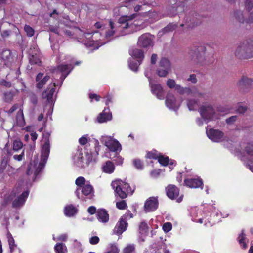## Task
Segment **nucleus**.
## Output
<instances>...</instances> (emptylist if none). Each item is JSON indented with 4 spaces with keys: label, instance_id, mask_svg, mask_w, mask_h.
<instances>
[{
    "label": "nucleus",
    "instance_id": "13",
    "mask_svg": "<svg viewBox=\"0 0 253 253\" xmlns=\"http://www.w3.org/2000/svg\"><path fill=\"white\" fill-rule=\"evenodd\" d=\"M137 14L133 13L130 15H123L121 16L117 23L118 27H121L122 29H126L129 27V22L136 17Z\"/></svg>",
    "mask_w": 253,
    "mask_h": 253
},
{
    "label": "nucleus",
    "instance_id": "14",
    "mask_svg": "<svg viewBox=\"0 0 253 253\" xmlns=\"http://www.w3.org/2000/svg\"><path fill=\"white\" fill-rule=\"evenodd\" d=\"M208 137L215 142L221 141L224 136V133L218 129L211 128L207 132Z\"/></svg>",
    "mask_w": 253,
    "mask_h": 253
},
{
    "label": "nucleus",
    "instance_id": "53",
    "mask_svg": "<svg viewBox=\"0 0 253 253\" xmlns=\"http://www.w3.org/2000/svg\"><path fill=\"white\" fill-rule=\"evenodd\" d=\"M44 162H40L39 164L38 165V167L36 168L34 171V175L35 178H36V177L39 175V174L41 172L42 169L43 168L44 166Z\"/></svg>",
    "mask_w": 253,
    "mask_h": 253
},
{
    "label": "nucleus",
    "instance_id": "59",
    "mask_svg": "<svg viewBox=\"0 0 253 253\" xmlns=\"http://www.w3.org/2000/svg\"><path fill=\"white\" fill-rule=\"evenodd\" d=\"M245 5L248 11L251 10L253 8V0H245Z\"/></svg>",
    "mask_w": 253,
    "mask_h": 253
},
{
    "label": "nucleus",
    "instance_id": "37",
    "mask_svg": "<svg viewBox=\"0 0 253 253\" xmlns=\"http://www.w3.org/2000/svg\"><path fill=\"white\" fill-rule=\"evenodd\" d=\"M159 163L163 166H167L169 164V159L168 156L159 155L158 158Z\"/></svg>",
    "mask_w": 253,
    "mask_h": 253
},
{
    "label": "nucleus",
    "instance_id": "20",
    "mask_svg": "<svg viewBox=\"0 0 253 253\" xmlns=\"http://www.w3.org/2000/svg\"><path fill=\"white\" fill-rule=\"evenodd\" d=\"M50 153V144L44 143L41 149V160L46 163Z\"/></svg>",
    "mask_w": 253,
    "mask_h": 253
},
{
    "label": "nucleus",
    "instance_id": "31",
    "mask_svg": "<svg viewBox=\"0 0 253 253\" xmlns=\"http://www.w3.org/2000/svg\"><path fill=\"white\" fill-rule=\"evenodd\" d=\"M174 88L178 93L181 94H187L188 95H190L192 94V90L190 88H184L181 86L180 85H176Z\"/></svg>",
    "mask_w": 253,
    "mask_h": 253
},
{
    "label": "nucleus",
    "instance_id": "22",
    "mask_svg": "<svg viewBox=\"0 0 253 253\" xmlns=\"http://www.w3.org/2000/svg\"><path fill=\"white\" fill-rule=\"evenodd\" d=\"M130 54L135 59H136L139 64H141L144 57V52L141 49L134 48L131 51Z\"/></svg>",
    "mask_w": 253,
    "mask_h": 253
},
{
    "label": "nucleus",
    "instance_id": "21",
    "mask_svg": "<svg viewBox=\"0 0 253 253\" xmlns=\"http://www.w3.org/2000/svg\"><path fill=\"white\" fill-rule=\"evenodd\" d=\"M52 86L51 88H47L42 93L43 97L47 99V101L48 103H52L53 101V96L55 91L54 88V87L56 86L55 83H53Z\"/></svg>",
    "mask_w": 253,
    "mask_h": 253
},
{
    "label": "nucleus",
    "instance_id": "15",
    "mask_svg": "<svg viewBox=\"0 0 253 253\" xmlns=\"http://www.w3.org/2000/svg\"><path fill=\"white\" fill-rule=\"evenodd\" d=\"M80 34L77 38L78 42H82L87 46H91L93 44V41L92 40L93 33H80Z\"/></svg>",
    "mask_w": 253,
    "mask_h": 253
},
{
    "label": "nucleus",
    "instance_id": "1",
    "mask_svg": "<svg viewBox=\"0 0 253 253\" xmlns=\"http://www.w3.org/2000/svg\"><path fill=\"white\" fill-rule=\"evenodd\" d=\"M235 55L241 59L253 58V37L247 38L238 44Z\"/></svg>",
    "mask_w": 253,
    "mask_h": 253
},
{
    "label": "nucleus",
    "instance_id": "25",
    "mask_svg": "<svg viewBox=\"0 0 253 253\" xmlns=\"http://www.w3.org/2000/svg\"><path fill=\"white\" fill-rule=\"evenodd\" d=\"M115 184L121 185L122 188L124 189V190L127 193V194H132L134 192V189H132L129 184L127 182L123 181L122 180H118L116 182L114 183V185Z\"/></svg>",
    "mask_w": 253,
    "mask_h": 253
},
{
    "label": "nucleus",
    "instance_id": "23",
    "mask_svg": "<svg viewBox=\"0 0 253 253\" xmlns=\"http://www.w3.org/2000/svg\"><path fill=\"white\" fill-rule=\"evenodd\" d=\"M105 110L104 109L103 112L100 113L97 118V121L100 123L106 122L112 119L111 113L105 112Z\"/></svg>",
    "mask_w": 253,
    "mask_h": 253
},
{
    "label": "nucleus",
    "instance_id": "8",
    "mask_svg": "<svg viewBox=\"0 0 253 253\" xmlns=\"http://www.w3.org/2000/svg\"><path fill=\"white\" fill-rule=\"evenodd\" d=\"M154 36L150 33L143 34L139 38L137 44L139 46L143 48H147L153 45V38Z\"/></svg>",
    "mask_w": 253,
    "mask_h": 253
},
{
    "label": "nucleus",
    "instance_id": "45",
    "mask_svg": "<svg viewBox=\"0 0 253 253\" xmlns=\"http://www.w3.org/2000/svg\"><path fill=\"white\" fill-rule=\"evenodd\" d=\"M180 0L178 2H176L175 3L176 4V9L177 11V14H178L179 13H181L185 11V8H184V4L183 2V1H180Z\"/></svg>",
    "mask_w": 253,
    "mask_h": 253
},
{
    "label": "nucleus",
    "instance_id": "27",
    "mask_svg": "<svg viewBox=\"0 0 253 253\" xmlns=\"http://www.w3.org/2000/svg\"><path fill=\"white\" fill-rule=\"evenodd\" d=\"M103 171L107 173H112L114 172L115 167L113 162L108 161L102 167Z\"/></svg>",
    "mask_w": 253,
    "mask_h": 253
},
{
    "label": "nucleus",
    "instance_id": "48",
    "mask_svg": "<svg viewBox=\"0 0 253 253\" xmlns=\"http://www.w3.org/2000/svg\"><path fill=\"white\" fill-rule=\"evenodd\" d=\"M8 241L10 252H12L14 251L15 247L16 246V245L15 244L14 239L11 234L8 236Z\"/></svg>",
    "mask_w": 253,
    "mask_h": 253
},
{
    "label": "nucleus",
    "instance_id": "24",
    "mask_svg": "<svg viewBox=\"0 0 253 253\" xmlns=\"http://www.w3.org/2000/svg\"><path fill=\"white\" fill-rule=\"evenodd\" d=\"M16 121L17 125L20 126H23L25 125L24 114L22 109H20L17 112L16 116Z\"/></svg>",
    "mask_w": 253,
    "mask_h": 253
},
{
    "label": "nucleus",
    "instance_id": "61",
    "mask_svg": "<svg viewBox=\"0 0 253 253\" xmlns=\"http://www.w3.org/2000/svg\"><path fill=\"white\" fill-rule=\"evenodd\" d=\"M50 133L48 132H44L42 134V138L44 140V143L50 144L49 137Z\"/></svg>",
    "mask_w": 253,
    "mask_h": 253
},
{
    "label": "nucleus",
    "instance_id": "7",
    "mask_svg": "<svg viewBox=\"0 0 253 253\" xmlns=\"http://www.w3.org/2000/svg\"><path fill=\"white\" fill-rule=\"evenodd\" d=\"M103 143L110 151L117 153L122 149V146L119 142L111 137H106L104 139Z\"/></svg>",
    "mask_w": 253,
    "mask_h": 253
},
{
    "label": "nucleus",
    "instance_id": "39",
    "mask_svg": "<svg viewBox=\"0 0 253 253\" xmlns=\"http://www.w3.org/2000/svg\"><path fill=\"white\" fill-rule=\"evenodd\" d=\"M176 4L169 6L167 8V15L169 17H172L177 14Z\"/></svg>",
    "mask_w": 253,
    "mask_h": 253
},
{
    "label": "nucleus",
    "instance_id": "56",
    "mask_svg": "<svg viewBox=\"0 0 253 253\" xmlns=\"http://www.w3.org/2000/svg\"><path fill=\"white\" fill-rule=\"evenodd\" d=\"M65 23L66 26L69 27L70 28H73L74 29H77L79 30H81L79 28L75 26L76 22L74 21L69 20V21L65 22Z\"/></svg>",
    "mask_w": 253,
    "mask_h": 253
},
{
    "label": "nucleus",
    "instance_id": "38",
    "mask_svg": "<svg viewBox=\"0 0 253 253\" xmlns=\"http://www.w3.org/2000/svg\"><path fill=\"white\" fill-rule=\"evenodd\" d=\"M166 104L170 109H174L175 107V99L173 96L168 97L166 99Z\"/></svg>",
    "mask_w": 253,
    "mask_h": 253
},
{
    "label": "nucleus",
    "instance_id": "49",
    "mask_svg": "<svg viewBox=\"0 0 253 253\" xmlns=\"http://www.w3.org/2000/svg\"><path fill=\"white\" fill-rule=\"evenodd\" d=\"M116 206L119 210H125L127 207V204L125 200H121L120 201L117 202Z\"/></svg>",
    "mask_w": 253,
    "mask_h": 253
},
{
    "label": "nucleus",
    "instance_id": "40",
    "mask_svg": "<svg viewBox=\"0 0 253 253\" xmlns=\"http://www.w3.org/2000/svg\"><path fill=\"white\" fill-rule=\"evenodd\" d=\"M136 0H128L123 2L121 6H124L131 9L136 4Z\"/></svg>",
    "mask_w": 253,
    "mask_h": 253
},
{
    "label": "nucleus",
    "instance_id": "32",
    "mask_svg": "<svg viewBox=\"0 0 253 253\" xmlns=\"http://www.w3.org/2000/svg\"><path fill=\"white\" fill-rule=\"evenodd\" d=\"M54 250L56 253H66L67 249L65 245L62 243H58L54 246Z\"/></svg>",
    "mask_w": 253,
    "mask_h": 253
},
{
    "label": "nucleus",
    "instance_id": "28",
    "mask_svg": "<svg viewBox=\"0 0 253 253\" xmlns=\"http://www.w3.org/2000/svg\"><path fill=\"white\" fill-rule=\"evenodd\" d=\"M76 208L73 205H70L66 206L64 209V213L66 216H72L77 213Z\"/></svg>",
    "mask_w": 253,
    "mask_h": 253
},
{
    "label": "nucleus",
    "instance_id": "9",
    "mask_svg": "<svg viewBox=\"0 0 253 253\" xmlns=\"http://www.w3.org/2000/svg\"><path fill=\"white\" fill-rule=\"evenodd\" d=\"M239 90L242 92H247L249 91L253 85V79L243 77L237 84Z\"/></svg>",
    "mask_w": 253,
    "mask_h": 253
},
{
    "label": "nucleus",
    "instance_id": "16",
    "mask_svg": "<svg viewBox=\"0 0 253 253\" xmlns=\"http://www.w3.org/2000/svg\"><path fill=\"white\" fill-rule=\"evenodd\" d=\"M29 192L28 190L24 191L12 202V207L13 208H17L22 206L25 203L29 195Z\"/></svg>",
    "mask_w": 253,
    "mask_h": 253
},
{
    "label": "nucleus",
    "instance_id": "52",
    "mask_svg": "<svg viewBox=\"0 0 253 253\" xmlns=\"http://www.w3.org/2000/svg\"><path fill=\"white\" fill-rule=\"evenodd\" d=\"M135 246L133 244L127 245L124 249V253H132L135 251Z\"/></svg>",
    "mask_w": 253,
    "mask_h": 253
},
{
    "label": "nucleus",
    "instance_id": "30",
    "mask_svg": "<svg viewBox=\"0 0 253 253\" xmlns=\"http://www.w3.org/2000/svg\"><path fill=\"white\" fill-rule=\"evenodd\" d=\"M115 191L121 199H125L127 196V193L122 188L121 185L116 184Z\"/></svg>",
    "mask_w": 253,
    "mask_h": 253
},
{
    "label": "nucleus",
    "instance_id": "41",
    "mask_svg": "<svg viewBox=\"0 0 253 253\" xmlns=\"http://www.w3.org/2000/svg\"><path fill=\"white\" fill-rule=\"evenodd\" d=\"M177 27L178 25L177 24L170 23L162 29V32H172L175 30Z\"/></svg>",
    "mask_w": 253,
    "mask_h": 253
},
{
    "label": "nucleus",
    "instance_id": "44",
    "mask_svg": "<svg viewBox=\"0 0 253 253\" xmlns=\"http://www.w3.org/2000/svg\"><path fill=\"white\" fill-rule=\"evenodd\" d=\"M133 164L135 168L139 170H142L144 165L142 161L139 159H135L133 160Z\"/></svg>",
    "mask_w": 253,
    "mask_h": 253
},
{
    "label": "nucleus",
    "instance_id": "54",
    "mask_svg": "<svg viewBox=\"0 0 253 253\" xmlns=\"http://www.w3.org/2000/svg\"><path fill=\"white\" fill-rule=\"evenodd\" d=\"M236 18L241 23L244 22V18L243 16V13L241 11L237 10L234 13Z\"/></svg>",
    "mask_w": 253,
    "mask_h": 253
},
{
    "label": "nucleus",
    "instance_id": "47",
    "mask_svg": "<svg viewBox=\"0 0 253 253\" xmlns=\"http://www.w3.org/2000/svg\"><path fill=\"white\" fill-rule=\"evenodd\" d=\"M158 155H157V151L154 150L151 151H148L146 155V158L150 159H158Z\"/></svg>",
    "mask_w": 253,
    "mask_h": 253
},
{
    "label": "nucleus",
    "instance_id": "64",
    "mask_svg": "<svg viewBox=\"0 0 253 253\" xmlns=\"http://www.w3.org/2000/svg\"><path fill=\"white\" fill-rule=\"evenodd\" d=\"M109 251L111 253H118L119 250L117 246L115 244H112L110 245V248Z\"/></svg>",
    "mask_w": 253,
    "mask_h": 253
},
{
    "label": "nucleus",
    "instance_id": "5",
    "mask_svg": "<svg viewBox=\"0 0 253 253\" xmlns=\"http://www.w3.org/2000/svg\"><path fill=\"white\" fill-rule=\"evenodd\" d=\"M166 192L167 196L171 200L175 199L176 202L180 203L183 200V195L179 197V189L173 184H169L166 187Z\"/></svg>",
    "mask_w": 253,
    "mask_h": 253
},
{
    "label": "nucleus",
    "instance_id": "11",
    "mask_svg": "<svg viewBox=\"0 0 253 253\" xmlns=\"http://www.w3.org/2000/svg\"><path fill=\"white\" fill-rule=\"evenodd\" d=\"M74 67V66L71 64H61L57 67L56 71L61 73V75L60 77L61 84H62L63 81L73 69Z\"/></svg>",
    "mask_w": 253,
    "mask_h": 253
},
{
    "label": "nucleus",
    "instance_id": "33",
    "mask_svg": "<svg viewBox=\"0 0 253 253\" xmlns=\"http://www.w3.org/2000/svg\"><path fill=\"white\" fill-rule=\"evenodd\" d=\"M246 239V234L244 233V231L242 230L241 233L239 235L238 237V240L241 247L244 249L247 248V245L246 243L245 240Z\"/></svg>",
    "mask_w": 253,
    "mask_h": 253
},
{
    "label": "nucleus",
    "instance_id": "50",
    "mask_svg": "<svg viewBox=\"0 0 253 253\" xmlns=\"http://www.w3.org/2000/svg\"><path fill=\"white\" fill-rule=\"evenodd\" d=\"M75 184L77 186L82 187L85 185V179L84 177L80 176L76 179Z\"/></svg>",
    "mask_w": 253,
    "mask_h": 253
},
{
    "label": "nucleus",
    "instance_id": "34",
    "mask_svg": "<svg viewBox=\"0 0 253 253\" xmlns=\"http://www.w3.org/2000/svg\"><path fill=\"white\" fill-rule=\"evenodd\" d=\"M82 193L85 196H88L93 192V188L89 184H85L82 187Z\"/></svg>",
    "mask_w": 253,
    "mask_h": 253
},
{
    "label": "nucleus",
    "instance_id": "63",
    "mask_svg": "<svg viewBox=\"0 0 253 253\" xmlns=\"http://www.w3.org/2000/svg\"><path fill=\"white\" fill-rule=\"evenodd\" d=\"M245 151L250 156H253V146L250 144L245 147Z\"/></svg>",
    "mask_w": 253,
    "mask_h": 253
},
{
    "label": "nucleus",
    "instance_id": "3",
    "mask_svg": "<svg viewBox=\"0 0 253 253\" xmlns=\"http://www.w3.org/2000/svg\"><path fill=\"white\" fill-rule=\"evenodd\" d=\"M133 214L129 210H127L126 212L120 217L119 221L116 223L113 230V233L118 236L121 235L128 227V220L133 218Z\"/></svg>",
    "mask_w": 253,
    "mask_h": 253
},
{
    "label": "nucleus",
    "instance_id": "43",
    "mask_svg": "<svg viewBox=\"0 0 253 253\" xmlns=\"http://www.w3.org/2000/svg\"><path fill=\"white\" fill-rule=\"evenodd\" d=\"M198 102L195 99H189L187 100V106L189 110H195L196 108Z\"/></svg>",
    "mask_w": 253,
    "mask_h": 253
},
{
    "label": "nucleus",
    "instance_id": "60",
    "mask_svg": "<svg viewBox=\"0 0 253 253\" xmlns=\"http://www.w3.org/2000/svg\"><path fill=\"white\" fill-rule=\"evenodd\" d=\"M167 85L170 88H174L176 85L175 81L174 80L171 79L168 80Z\"/></svg>",
    "mask_w": 253,
    "mask_h": 253
},
{
    "label": "nucleus",
    "instance_id": "2",
    "mask_svg": "<svg viewBox=\"0 0 253 253\" xmlns=\"http://www.w3.org/2000/svg\"><path fill=\"white\" fill-rule=\"evenodd\" d=\"M206 47L204 46L194 47L189 52L192 60L200 65L209 64L213 62V57L211 55V59H207L206 56Z\"/></svg>",
    "mask_w": 253,
    "mask_h": 253
},
{
    "label": "nucleus",
    "instance_id": "26",
    "mask_svg": "<svg viewBox=\"0 0 253 253\" xmlns=\"http://www.w3.org/2000/svg\"><path fill=\"white\" fill-rule=\"evenodd\" d=\"M1 58L4 62V64L7 65L12 59L10 50L8 49L3 50L1 53Z\"/></svg>",
    "mask_w": 253,
    "mask_h": 253
},
{
    "label": "nucleus",
    "instance_id": "12",
    "mask_svg": "<svg viewBox=\"0 0 253 253\" xmlns=\"http://www.w3.org/2000/svg\"><path fill=\"white\" fill-rule=\"evenodd\" d=\"M159 202L157 197H151L145 202L144 210L146 212H152L155 211L158 208Z\"/></svg>",
    "mask_w": 253,
    "mask_h": 253
},
{
    "label": "nucleus",
    "instance_id": "57",
    "mask_svg": "<svg viewBox=\"0 0 253 253\" xmlns=\"http://www.w3.org/2000/svg\"><path fill=\"white\" fill-rule=\"evenodd\" d=\"M140 64H139L138 62H137L136 61H133L130 62L129 66L130 68L134 71H137L138 69V67Z\"/></svg>",
    "mask_w": 253,
    "mask_h": 253
},
{
    "label": "nucleus",
    "instance_id": "42",
    "mask_svg": "<svg viewBox=\"0 0 253 253\" xmlns=\"http://www.w3.org/2000/svg\"><path fill=\"white\" fill-rule=\"evenodd\" d=\"M14 92L11 91L5 92L4 93V100L6 102H11L13 98Z\"/></svg>",
    "mask_w": 253,
    "mask_h": 253
},
{
    "label": "nucleus",
    "instance_id": "19",
    "mask_svg": "<svg viewBox=\"0 0 253 253\" xmlns=\"http://www.w3.org/2000/svg\"><path fill=\"white\" fill-rule=\"evenodd\" d=\"M151 90L153 94L156 95L159 99H163L164 98V93L163 88L159 84H152L151 85Z\"/></svg>",
    "mask_w": 253,
    "mask_h": 253
},
{
    "label": "nucleus",
    "instance_id": "58",
    "mask_svg": "<svg viewBox=\"0 0 253 253\" xmlns=\"http://www.w3.org/2000/svg\"><path fill=\"white\" fill-rule=\"evenodd\" d=\"M136 2L143 5H152V0H136Z\"/></svg>",
    "mask_w": 253,
    "mask_h": 253
},
{
    "label": "nucleus",
    "instance_id": "46",
    "mask_svg": "<svg viewBox=\"0 0 253 253\" xmlns=\"http://www.w3.org/2000/svg\"><path fill=\"white\" fill-rule=\"evenodd\" d=\"M112 159L117 165H121L123 163V159L118 154V152L116 153V155L113 157Z\"/></svg>",
    "mask_w": 253,
    "mask_h": 253
},
{
    "label": "nucleus",
    "instance_id": "29",
    "mask_svg": "<svg viewBox=\"0 0 253 253\" xmlns=\"http://www.w3.org/2000/svg\"><path fill=\"white\" fill-rule=\"evenodd\" d=\"M29 63L31 65L37 64L39 66H41V61L39 57V56L35 53V54H29Z\"/></svg>",
    "mask_w": 253,
    "mask_h": 253
},
{
    "label": "nucleus",
    "instance_id": "51",
    "mask_svg": "<svg viewBox=\"0 0 253 253\" xmlns=\"http://www.w3.org/2000/svg\"><path fill=\"white\" fill-rule=\"evenodd\" d=\"M23 144L21 141L18 140H15L13 144V150L14 151H17L22 148Z\"/></svg>",
    "mask_w": 253,
    "mask_h": 253
},
{
    "label": "nucleus",
    "instance_id": "10",
    "mask_svg": "<svg viewBox=\"0 0 253 253\" xmlns=\"http://www.w3.org/2000/svg\"><path fill=\"white\" fill-rule=\"evenodd\" d=\"M200 113L204 120H211L213 117L215 111L211 105H203L200 108Z\"/></svg>",
    "mask_w": 253,
    "mask_h": 253
},
{
    "label": "nucleus",
    "instance_id": "36",
    "mask_svg": "<svg viewBox=\"0 0 253 253\" xmlns=\"http://www.w3.org/2000/svg\"><path fill=\"white\" fill-rule=\"evenodd\" d=\"M50 78L49 75H45L42 79L37 82L36 85V87L38 89L42 88Z\"/></svg>",
    "mask_w": 253,
    "mask_h": 253
},
{
    "label": "nucleus",
    "instance_id": "6",
    "mask_svg": "<svg viewBox=\"0 0 253 253\" xmlns=\"http://www.w3.org/2000/svg\"><path fill=\"white\" fill-rule=\"evenodd\" d=\"M170 68V61L167 58L163 57L159 62V68L157 70V74L160 77H166Z\"/></svg>",
    "mask_w": 253,
    "mask_h": 253
},
{
    "label": "nucleus",
    "instance_id": "55",
    "mask_svg": "<svg viewBox=\"0 0 253 253\" xmlns=\"http://www.w3.org/2000/svg\"><path fill=\"white\" fill-rule=\"evenodd\" d=\"M172 225L170 222H167L163 225V229L165 232H168L172 229Z\"/></svg>",
    "mask_w": 253,
    "mask_h": 253
},
{
    "label": "nucleus",
    "instance_id": "18",
    "mask_svg": "<svg viewBox=\"0 0 253 253\" xmlns=\"http://www.w3.org/2000/svg\"><path fill=\"white\" fill-rule=\"evenodd\" d=\"M202 184V180L197 178H187L184 181V185L191 188H199Z\"/></svg>",
    "mask_w": 253,
    "mask_h": 253
},
{
    "label": "nucleus",
    "instance_id": "62",
    "mask_svg": "<svg viewBox=\"0 0 253 253\" xmlns=\"http://www.w3.org/2000/svg\"><path fill=\"white\" fill-rule=\"evenodd\" d=\"M99 238L97 236H92L89 239V243L91 245H96L99 243Z\"/></svg>",
    "mask_w": 253,
    "mask_h": 253
},
{
    "label": "nucleus",
    "instance_id": "35",
    "mask_svg": "<svg viewBox=\"0 0 253 253\" xmlns=\"http://www.w3.org/2000/svg\"><path fill=\"white\" fill-rule=\"evenodd\" d=\"M148 226L145 221L140 222L139 225V232L141 235H144L148 232Z\"/></svg>",
    "mask_w": 253,
    "mask_h": 253
},
{
    "label": "nucleus",
    "instance_id": "4",
    "mask_svg": "<svg viewBox=\"0 0 253 253\" xmlns=\"http://www.w3.org/2000/svg\"><path fill=\"white\" fill-rule=\"evenodd\" d=\"M202 16L197 13H192L189 16L185 17V24H181L180 25L181 27L185 26V28L187 30H189L194 27L200 25L202 22Z\"/></svg>",
    "mask_w": 253,
    "mask_h": 253
},
{
    "label": "nucleus",
    "instance_id": "17",
    "mask_svg": "<svg viewBox=\"0 0 253 253\" xmlns=\"http://www.w3.org/2000/svg\"><path fill=\"white\" fill-rule=\"evenodd\" d=\"M96 218L99 222L107 223L109 220V215L107 210L104 209H99L97 210Z\"/></svg>",
    "mask_w": 253,
    "mask_h": 253
}]
</instances>
